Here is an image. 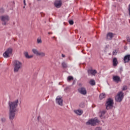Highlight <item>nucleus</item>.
<instances>
[{
	"label": "nucleus",
	"mask_w": 130,
	"mask_h": 130,
	"mask_svg": "<svg viewBox=\"0 0 130 130\" xmlns=\"http://www.w3.org/2000/svg\"><path fill=\"white\" fill-rule=\"evenodd\" d=\"M19 104V100H16L13 102L9 101L8 102V107L9 109V119L12 121L14 118H15V116H16V113L18 111L17 109L18 107V105Z\"/></svg>",
	"instance_id": "f257e3e1"
},
{
	"label": "nucleus",
	"mask_w": 130,
	"mask_h": 130,
	"mask_svg": "<svg viewBox=\"0 0 130 130\" xmlns=\"http://www.w3.org/2000/svg\"><path fill=\"white\" fill-rule=\"evenodd\" d=\"M13 63L14 73H18L19 71L22 69V67H23V63L19 60H14L13 61Z\"/></svg>",
	"instance_id": "f03ea898"
},
{
	"label": "nucleus",
	"mask_w": 130,
	"mask_h": 130,
	"mask_svg": "<svg viewBox=\"0 0 130 130\" xmlns=\"http://www.w3.org/2000/svg\"><path fill=\"white\" fill-rule=\"evenodd\" d=\"M114 103L113 102V99L112 98H108L105 104L106 108L107 110L109 109H112L113 108V105Z\"/></svg>",
	"instance_id": "7ed1b4c3"
},
{
	"label": "nucleus",
	"mask_w": 130,
	"mask_h": 130,
	"mask_svg": "<svg viewBox=\"0 0 130 130\" xmlns=\"http://www.w3.org/2000/svg\"><path fill=\"white\" fill-rule=\"evenodd\" d=\"M100 121L98 120L97 118H94L89 120L87 122H86L87 125H92L94 126L96 125V123H99Z\"/></svg>",
	"instance_id": "20e7f679"
},
{
	"label": "nucleus",
	"mask_w": 130,
	"mask_h": 130,
	"mask_svg": "<svg viewBox=\"0 0 130 130\" xmlns=\"http://www.w3.org/2000/svg\"><path fill=\"white\" fill-rule=\"evenodd\" d=\"M124 97L123 92L122 91H119L116 95L115 99L116 102H121Z\"/></svg>",
	"instance_id": "39448f33"
},
{
	"label": "nucleus",
	"mask_w": 130,
	"mask_h": 130,
	"mask_svg": "<svg viewBox=\"0 0 130 130\" xmlns=\"http://www.w3.org/2000/svg\"><path fill=\"white\" fill-rule=\"evenodd\" d=\"M13 53V49L9 48L3 53V56L5 58H8L10 57V55Z\"/></svg>",
	"instance_id": "423d86ee"
},
{
	"label": "nucleus",
	"mask_w": 130,
	"mask_h": 130,
	"mask_svg": "<svg viewBox=\"0 0 130 130\" xmlns=\"http://www.w3.org/2000/svg\"><path fill=\"white\" fill-rule=\"evenodd\" d=\"M0 19L3 22L2 24L6 25L8 24L7 23L10 20V17H9L7 15H5L0 17Z\"/></svg>",
	"instance_id": "0eeeda50"
},
{
	"label": "nucleus",
	"mask_w": 130,
	"mask_h": 130,
	"mask_svg": "<svg viewBox=\"0 0 130 130\" xmlns=\"http://www.w3.org/2000/svg\"><path fill=\"white\" fill-rule=\"evenodd\" d=\"M78 91L80 94H82V95H86L87 94V90H86V88L85 87H80L78 89Z\"/></svg>",
	"instance_id": "6e6552de"
},
{
	"label": "nucleus",
	"mask_w": 130,
	"mask_h": 130,
	"mask_svg": "<svg viewBox=\"0 0 130 130\" xmlns=\"http://www.w3.org/2000/svg\"><path fill=\"white\" fill-rule=\"evenodd\" d=\"M88 76H95L97 74V71L96 70H93L92 69H89L87 71Z\"/></svg>",
	"instance_id": "1a4fd4ad"
},
{
	"label": "nucleus",
	"mask_w": 130,
	"mask_h": 130,
	"mask_svg": "<svg viewBox=\"0 0 130 130\" xmlns=\"http://www.w3.org/2000/svg\"><path fill=\"white\" fill-rule=\"evenodd\" d=\"M54 6L57 9L60 8V7H61V1H56L54 3Z\"/></svg>",
	"instance_id": "9d476101"
},
{
	"label": "nucleus",
	"mask_w": 130,
	"mask_h": 130,
	"mask_svg": "<svg viewBox=\"0 0 130 130\" xmlns=\"http://www.w3.org/2000/svg\"><path fill=\"white\" fill-rule=\"evenodd\" d=\"M114 37V34L112 32H108L107 35V39L108 40H111Z\"/></svg>",
	"instance_id": "9b49d317"
},
{
	"label": "nucleus",
	"mask_w": 130,
	"mask_h": 130,
	"mask_svg": "<svg viewBox=\"0 0 130 130\" xmlns=\"http://www.w3.org/2000/svg\"><path fill=\"white\" fill-rule=\"evenodd\" d=\"M56 102L60 106H62V99H61V98L57 97L56 99Z\"/></svg>",
	"instance_id": "f8f14e48"
},
{
	"label": "nucleus",
	"mask_w": 130,
	"mask_h": 130,
	"mask_svg": "<svg viewBox=\"0 0 130 130\" xmlns=\"http://www.w3.org/2000/svg\"><path fill=\"white\" fill-rule=\"evenodd\" d=\"M123 60L124 63L129 62L130 61V54H127L124 56Z\"/></svg>",
	"instance_id": "ddd939ff"
},
{
	"label": "nucleus",
	"mask_w": 130,
	"mask_h": 130,
	"mask_svg": "<svg viewBox=\"0 0 130 130\" xmlns=\"http://www.w3.org/2000/svg\"><path fill=\"white\" fill-rule=\"evenodd\" d=\"M113 80L114 82L116 83H118V82H120V77L117 76H115L113 77Z\"/></svg>",
	"instance_id": "4468645a"
},
{
	"label": "nucleus",
	"mask_w": 130,
	"mask_h": 130,
	"mask_svg": "<svg viewBox=\"0 0 130 130\" xmlns=\"http://www.w3.org/2000/svg\"><path fill=\"white\" fill-rule=\"evenodd\" d=\"M118 64V61H117V58H114L113 59V66L114 67H116Z\"/></svg>",
	"instance_id": "2eb2a0df"
},
{
	"label": "nucleus",
	"mask_w": 130,
	"mask_h": 130,
	"mask_svg": "<svg viewBox=\"0 0 130 130\" xmlns=\"http://www.w3.org/2000/svg\"><path fill=\"white\" fill-rule=\"evenodd\" d=\"M24 56L26 57V58H32L33 57V55H29V54H28V52H24Z\"/></svg>",
	"instance_id": "dca6fc26"
},
{
	"label": "nucleus",
	"mask_w": 130,
	"mask_h": 130,
	"mask_svg": "<svg viewBox=\"0 0 130 130\" xmlns=\"http://www.w3.org/2000/svg\"><path fill=\"white\" fill-rule=\"evenodd\" d=\"M101 113V115H100V118H101V119H102L103 118H104V114H105V113H106V111L105 110H103L100 112Z\"/></svg>",
	"instance_id": "f3484780"
},
{
	"label": "nucleus",
	"mask_w": 130,
	"mask_h": 130,
	"mask_svg": "<svg viewBox=\"0 0 130 130\" xmlns=\"http://www.w3.org/2000/svg\"><path fill=\"white\" fill-rule=\"evenodd\" d=\"M45 55H46V54H45V52H39V54L38 55V56H40V57H45Z\"/></svg>",
	"instance_id": "a211bd4d"
},
{
	"label": "nucleus",
	"mask_w": 130,
	"mask_h": 130,
	"mask_svg": "<svg viewBox=\"0 0 130 130\" xmlns=\"http://www.w3.org/2000/svg\"><path fill=\"white\" fill-rule=\"evenodd\" d=\"M75 112L76 114H78V115H82L83 114V111L81 110L75 111Z\"/></svg>",
	"instance_id": "6ab92c4d"
},
{
	"label": "nucleus",
	"mask_w": 130,
	"mask_h": 130,
	"mask_svg": "<svg viewBox=\"0 0 130 130\" xmlns=\"http://www.w3.org/2000/svg\"><path fill=\"white\" fill-rule=\"evenodd\" d=\"M90 85L91 86H95L96 85V82H95V80L94 79H91L89 82Z\"/></svg>",
	"instance_id": "aec40b11"
},
{
	"label": "nucleus",
	"mask_w": 130,
	"mask_h": 130,
	"mask_svg": "<svg viewBox=\"0 0 130 130\" xmlns=\"http://www.w3.org/2000/svg\"><path fill=\"white\" fill-rule=\"evenodd\" d=\"M32 51L34 54H36V55L38 56V54L39 53V51L37 49H32Z\"/></svg>",
	"instance_id": "412c9836"
},
{
	"label": "nucleus",
	"mask_w": 130,
	"mask_h": 130,
	"mask_svg": "<svg viewBox=\"0 0 130 130\" xmlns=\"http://www.w3.org/2000/svg\"><path fill=\"white\" fill-rule=\"evenodd\" d=\"M105 97H106V94H105V93H102L99 96L100 100H102V99H103L104 98H105Z\"/></svg>",
	"instance_id": "4be33fe9"
},
{
	"label": "nucleus",
	"mask_w": 130,
	"mask_h": 130,
	"mask_svg": "<svg viewBox=\"0 0 130 130\" xmlns=\"http://www.w3.org/2000/svg\"><path fill=\"white\" fill-rule=\"evenodd\" d=\"M61 66L64 69H66V68H68V64L66 63V62H62L61 63Z\"/></svg>",
	"instance_id": "5701e85b"
},
{
	"label": "nucleus",
	"mask_w": 130,
	"mask_h": 130,
	"mask_svg": "<svg viewBox=\"0 0 130 130\" xmlns=\"http://www.w3.org/2000/svg\"><path fill=\"white\" fill-rule=\"evenodd\" d=\"M74 80V77L73 76H69L67 78V81L70 82V81H73Z\"/></svg>",
	"instance_id": "b1692460"
},
{
	"label": "nucleus",
	"mask_w": 130,
	"mask_h": 130,
	"mask_svg": "<svg viewBox=\"0 0 130 130\" xmlns=\"http://www.w3.org/2000/svg\"><path fill=\"white\" fill-rule=\"evenodd\" d=\"M128 88L127 86L126 85H124L122 87V91H126Z\"/></svg>",
	"instance_id": "393cba45"
},
{
	"label": "nucleus",
	"mask_w": 130,
	"mask_h": 130,
	"mask_svg": "<svg viewBox=\"0 0 130 130\" xmlns=\"http://www.w3.org/2000/svg\"><path fill=\"white\" fill-rule=\"evenodd\" d=\"M37 43H38V44H40V43H42V40H41V38L37 39Z\"/></svg>",
	"instance_id": "a878e982"
},
{
	"label": "nucleus",
	"mask_w": 130,
	"mask_h": 130,
	"mask_svg": "<svg viewBox=\"0 0 130 130\" xmlns=\"http://www.w3.org/2000/svg\"><path fill=\"white\" fill-rule=\"evenodd\" d=\"M69 23L70 25H74V21L73 20H69Z\"/></svg>",
	"instance_id": "bb28decb"
},
{
	"label": "nucleus",
	"mask_w": 130,
	"mask_h": 130,
	"mask_svg": "<svg viewBox=\"0 0 130 130\" xmlns=\"http://www.w3.org/2000/svg\"><path fill=\"white\" fill-rule=\"evenodd\" d=\"M80 107H81L82 108H83V107H85V104L84 103H81L80 105Z\"/></svg>",
	"instance_id": "cd10ccee"
},
{
	"label": "nucleus",
	"mask_w": 130,
	"mask_h": 130,
	"mask_svg": "<svg viewBox=\"0 0 130 130\" xmlns=\"http://www.w3.org/2000/svg\"><path fill=\"white\" fill-rule=\"evenodd\" d=\"M6 120H7V119H6V118H2V122H6Z\"/></svg>",
	"instance_id": "c85d7f7f"
},
{
	"label": "nucleus",
	"mask_w": 130,
	"mask_h": 130,
	"mask_svg": "<svg viewBox=\"0 0 130 130\" xmlns=\"http://www.w3.org/2000/svg\"><path fill=\"white\" fill-rule=\"evenodd\" d=\"M102 128H101V127H97L95 128V130H102Z\"/></svg>",
	"instance_id": "c756f323"
},
{
	"label": "nucleus",
	"mask_w": 130,
	"mask_h": 130,
	"mask_svg": "<svg viewBox=\"0 0 130 130\" xmlns=\"http://www.w3.org/2000/svg\"><path fill=\"white\" fill-rule=\"evenodd\" d=\"M5 12V10H4V9L1 8L0 9V13H4Z\"/></svg>",
	"instance_id": "7c9ffc66"
},
{
	"label": "nucleus",
	"mask_w": 130,
	"mask_h": 130,
	"mask_svg": "<svg viewBox=\"0 0 130 130\" xmlns=\"http://www.w3.org/2000/svg\"><path fill=\"white\" fill-rule=\"evenodd\" d=\"M126 39H127V41H128V42H129V43H130V38H129V37H127L126 38Z\"/></svg>",
	"instance_id": "2f4dec72"
},
{
	"label": "nucleus",
	"mask_w": 130,
	"mask_h": 130,
	"mask_svg": "<svg viewBox=\"0 0 130 130\" xmlns=\"http://www.w3.org/2000/svg\"><path fill=\"white\" fill-rule=\"evenodd\" d=\"M113 54L114 55H116V51H114L113 52Z\"/></svg>",
	"instance_id": "473e14b6"
},
{
	"label": "nucleus",
	"mask_w": 130,
	"mask_h": 130,
	"mask_svg": "<svg viewBox=\"0 0 130 130\" xmlns=\"http://www.w3.org/2000/svg\"><path fill=\"white\" fill-rule=\"evenodd\" d=\"M41 17H44V13H41Z\"/></svg>",
	"instance_id": "72a5a7b5"
},
{
	"label": "nucleus",
	"mask_w": 130,
	"mask_h": 130,
	"mask_svg": "<svg viewBox=\"0 0 130 130\" xmlns=\"http://www.w3.org/2000/svg\"><path fill=\"white\" fill-rule=\"evenodd\" d=\"M23 4L24 6H26V0H23Z\"/></svg>",
	"instance_id": "f704fd0d"
},
{
	"label": "nucleus",
	"mask_w": 130,
	"mask_h": 130,
	"mask_svg": "<svg viewBox=\"0 0 130 130\" xmlns=\"http://www.w3.org/2000/svg\"><path fill=\"white\" fill-rule=\"evenodd\" d=\"M62 57H66V55L63 54H62Z\"/></svg>",
	"instance_id": "c9c22d12"
},
{
	"label": "nucleus",
	"mask_w": 130,
	"mask_h": 130,
	"mask_svg": "<svg viewBox=\"0 0 130 130\" xmlns=\"http://www.w3.org/2000/svg\"><path fill=\"white\" fill-rule=\"evenodd\" d=\"M48 34H49V35H50L51 34H52V32H48Z\"/></svg>",
	"instance_id": "e433bc0d"
},
{
	"label": "nucleus",
	"mask_w": 130,
	"mask_h": 130,
	"mask_svg": "<svg viewBox=\"0 0 130 130\" xmlns=\"http://www.w3.org/2000/svg\"><path fill=\"white\" fill-rule=\"evenodd\" d=\"M40 118V116H39V117H38V120H39V119Z\"/></svg>",
	"instance_id": "4c0bfd02"
},
{
	"label": "nucleus",
	"mask_w": 130,
	"mask_h": 130,
	"mask_svg": "<svg viewBox=\"0 0 130 130\" xmlns=\"http://www.w3.org/2000/svg\"><path fill=\"white\" fill-rule=\"evenodd\" d=\"M128 9H130V5H129V8Z\"/></svg>",
	"instance_id": "58836bf2"
},
{
	"label": "nucleus",
	"mask_w": 130,
	"mask_h": 130,
	"mask_svg": "<svg viewBox=\"0 0 130 130\" xmlns=\"http://www.w3.org/2000/svg\"><path fill=\"white\" fill-rule=\"evenodd\" d=\"M23 8H25V6L23 7Z\"/></svg>",
	"instance_id": "ea45409f"
}]
</instances>
